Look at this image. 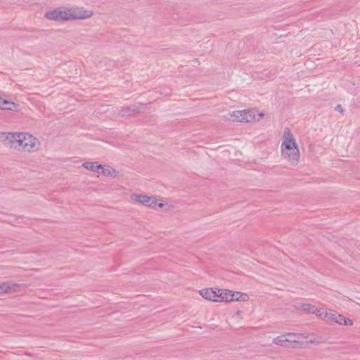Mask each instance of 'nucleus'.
Listing matches in <instances>:
<instances>
[{
  "mask_svg": "<svg viewBox=\"0 0 360 360\" xmlns=\"http://www.w3.org/2000/svg\"><path fill=\"white\" fill-rule=\"evenodd\" d=\"M326 312V311L324 310L323 308L315 307L312 314L324 319Z\"/></svg>",
  "mask_w": 360,
  "mask_h": 360,
  "instance_id": "nucleus-14",
  "label": "nucleus"
},
{
  "mask_svg": "<svg viewBox=\"0 0 360 360\" xmlns=\"http://www.w3.org/2000/svg\"><path fill=\"white\" fill-rule=\"evenodd\" d=\"M20 285L13 283H4L0 285V293H11L18 290Z\"/></svg>",
  "mask_w": 360,
  "mask_h": 360,
  "instance_id": "nucleus-10",
  "label": "nucleus"
},
{
  "mask_svg": "<svg viewBox=\"0 0 360 360\" xmlns=\"http://www.w3.org/2000/svg\"><path fill=\"white\" fill-rule=\"evenodd\" d=\"M94 15L92 11L77 6L70 8H58L45 13L44 17L49 20L68 21L85 20Z\"/></svg>",
  "mask_w": 360,
  "mask_h": 360,
  "instance_id": "nucleus-2",
  "label": "nucleus"
},
{
  "mask_svg": "<svg viewBox=\"0 0 360 360\" xmlns=\"http://www.w3.org/2000/svg\"><path fill=\"white\" fill-rule=\"evenodd\" d=\"M82 166L90 171H93L96 173H100V169H101V165H97L96 162H86L83 163Z\"/></svg>",
  "mask_w": 360,
  "mask_h": 360,
  "instance_id": "nucleus-11",
  "label": "nucleus"
},
{
  "mask_svg": "<svg viewBox=\"0 0 360 360\" xmlns=\"http://www.w3.org/2000/svg\"><path fill=\"white\" fill-rule=\"evenodd\" d=\"M281 153L282 158L291 165L295 166L297 165L300 156V150L295 136L288 128L283 131Z\"/></svg>",
  "mask_w": 360,
  "mask_h": 360,
  "instance_id": "nucleus-4",
  "label": "nucleus"
},
{
  "mask_svg": "<svg viewBox=\"0 0 360 360\" xmlns=\"http://www.w3.org/2000/svg\"><path fill=\"white\" fill-rule=\"evenodd\" d=\"M338 110H342L340 105H338Z\"/></svg>",
  "mask_w": 360,
  "mask_h": 360,
  "instance_id": "nucleus-15",
  "label": "nucleus"
},
{
  "mask_svg": "<svg viewBox=\"0 0 360 360\" xmlns=\"http://www.w3.org/2000/svg\"><path fill=\"white\" fill-rule=\"evenodd\" d=\"M306 337L300 333H286L274 339V343L282 347H288L292 343L302 342Z\"/></svg>",
  "mask_w": 360,
  "mask_h": 360,
  "instance_id": "nucleus-7",
  "label": "nucleus"
},
{
  "mask_svg": "<svg viewBox=\"0 0 360 360\" xmlns=\"http://www.w3.org/2000/svg\"><path fill=\"white\" fill-rule=\"evenodd\" d=\"M131 200L134 202L150 207L155 210L158 209H163L167 212L173 208V205L171 203L168 202H163L155 197L146 195L132 194L131 195Z\"/></svg>",
  "mask_w": 360,
  "mask_h": 360,
  "instance_id": "nucleus-5",
  "label": "nucleus"
},
{
  "mask_svg": "<svg viewBox=\"0 0 360 360\" xmlns=\"http://www.w3.org/2000/svg\"><path fill=\"white\" fill-rule=\"evenodd\" d=\"M315 307L316 306L312 305L311 304L304 303V304H300V306L298 307L297 309L302 310V311H308V312L312 314Z\"/></svg>",
  "mask_w": 360,
  "mask_h": 360,
  "instance_id": "nucleus-12",
  "label": "nucleus"
},
{
  "mask_svg": "<svg viewBox=\"0 0 360 360\" xmlns=\"http://www.w3.org/2000/svg\"><path fill=\"white\" fill-rule=\"evenodd\" d=\"M200 295L207 300L212 302H245L249 300V295L240 292H232L224 289L205 288L200 290Z\"/></svg>",
  "mask_w": 360,
  "mask_h": 360,
  "instance_id": "nucleus-3",
  "label": "nucleus"
},
{
  "mask_svg": "<svg viewBox=\"0 0 360 360\" xmlns=\"http://www.w3.org/2000/svg\"><path fill=\"white\" fill-rule=\"evenodd\" d=\"M1 139L4 145L19 152L34 153L41 148L39 139L27 131L3 133Z\"/></svg>",
  "mask_w": 360,
  "mask_h": 360,
  "instance_id": "nucleus-1",
  "label": "nucleus"
},
{
  "mask_svg": "<svg viewBox=\"0 0 360 360\" xmlns=\"http://www.w3.org/2000/svg\"><path fill=\"white\" fill-rule=\"evenodd\" d=\"M231 120L238 122H251L259 121L264 116V112H258L257 109L251 108L243 110H235L230 113Z\"/></svg>",
  "mask_w": 360,
  "mask_h": 360,
  "instance_id": "nucleus-6",
  "label": "nucleus"
},
{
  "mask_svg": "<svg viewBox=\"0 0 360 360\" xmlns=\"http://www.w3.org/2000/svg\"><path fill=\"white\" fill-rule=\"evenodd\" d=\"M115 170L109 167V166H105V167H103L101 165V169H100V173L99 174H103L104 175H110L112 176L114 173H115Z\"/></svg>",
  "mask_w": 360,
  "mask_h": 360,
  "instance_id": "nucleus-13",
  "label": "nucleus"
},
{
  "mask_svg": "<svg viewBox=\"0 0 360 360\" xmlns=\"http://www.w3.org/2000/svg\"><path fill=\"white\" fill-rule=\"evenodd\" d=\"M0 109L11 111H18L20 106L18 104L7 100L6 97L3 96L0 93Z\"/></svg>",
  "mask_w": 360,
  "mask_h": 360,
  "instance_id": "nucleus-9",
  "label": "nucleus"
},
{
  "mask_svg": "<svg viewBox=\"0 0 360 360\" xmlns=\"http://www.w3.org/2000/svg\"><path fill=\"white\" fill-rule=\"evenodd\" d=\"M324 319L334 321L340 325L352 326L353 324V321L351 319H347L332 310L326 311Z\"/></svg>",
  "mask_w": 360,
  "mask_h": 360,
  "instance_id": "nucleus-8",
  "label": "nucleus"
}]
</instances>
